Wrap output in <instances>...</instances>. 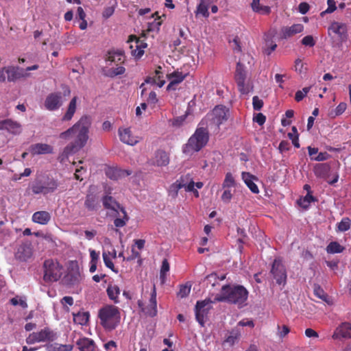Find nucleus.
Returning a JSON list of instances; mask_svg holds the SVG:
<instances>
[{
	"mask_svg": "<svg viewBox=\"0 0 351 351\" xmlns=\"http://www.w3.org/2000/svg\"><path fill=\"white\" fill-rule=\"evenodd\" d=\"M228 112L229 110L225 106H217L213 110L212 113L208 117H211V122L219 127L228 120Z\"/></svg>",
	"mask_w": 351,
	"mask_h": 351,
	"instance_id": "nucleus-13",
	"label": "nucleus"
},
{
	"mask_svg": "<svg viewBox=\"0 0 351 351\" xmlns=\"http://www.w3.org/2000/svg\"><path fill=\"white\" fill-rule=\"evenodd\" d=\"M261 14H269L271 12V8L267 5H261L255 12Z\"/></svg>",
	"mask_w": 351,
	"mask_h": 351,
	"instance_id": "nucleus-63",
	"label": "nucleus"
},
{
	"mask_svg": "<svg viewBox=\"0 0 351 351\" xmlns=\"http://www.w3.org/2000/svg\"><path fill=\"white\" fill-rule=\"evenodd\" d=\"M208 140L209 132L207 128L199 126L187 143L183 145L182 152L186 156H192L204 147Z\"/></svg>",
	"mask_w": 351,
	"mask_h": 351,
	"instance_id": "nucleus-3",
	"label": "nucleus"
},
{
	"mask_svg": "<svg viewBox=\"0 0 351 351\" xmlns=\"http://www.w3.org/2000/svg\"><path fill=\"white\" fill-rule=\"evenodd\" d=\"M10 302L13 306H21L23 308H27V304L26 302L25 298H20L19 296H16L14 298H12Z\"/></svg>",
	"mask_w": 351,
	"mask_h": 351,
	"instance_id": "nucleus-48",
	"label": "nucleus"
},
{
	"mask_svg": "<svg viewBox=\"0 0 351 351\" xmlns=\"http://www.w3.org/2000/svg\"><path fill=\"white\" fill-rule=\"evenodd\" d=\"M56 338V334L49 328H45L38 332L30 333L26 338V343L29 345L36 343L50 342Z\"/></svg>",
	"mask_w": 351,
	"mask_h": 351,
	"instance_id": "nucleus-9",
	"label": "nucleus"
},
{
	"mask_svg": "<svg viewBox=\"0 0 351 351\" xmlns=\"http://www.w3.org/2000/svg\"><path fill=\"white\" fill-rule=\"evenodd\" d=\"M347 108V104L345 102H341L335 109L330 112V115L332 117H335L342 114Z\"/></svg>",
	"mask_w": 351,
	"mask_h": 351,
	"instance_id": "nucleus-49",
	"label": "nucleus"
},
{
	"mask_svg": "<svg viewBox=\"0 0 351 351\" xmlns=\"http://www.w3.org/2000/svg\"><path fill=\"white\" fill-rule=\"evenodd\" d=\"M81 279L80 274L79 271L69 272L65 277V280L70 285H75L77 284Z\"/></svg>",
	"mask_w": 351,
	"mask_h": 351,
	"instance_id": "nucleus-38",
	"label": "nucleus"
},
{
	"mask_svg": "<svg viewBox=\"0 0 351 351\" xmlns=\"http://www.w3.org/2000/svg\"><path fill=\"white\" fill-rule=\"evenodd\" d=\"M236 185V182L234 177L232 173L228 172L226 174L225 179L223 180L222 187L223 189H228L231 187H234Z\"/></svg>",
	"mask_w": 351,
	"mask_h": 351,
	"instance_id": "nucleus-45",
	"label": "nucleus"
},
{
	"mask_svg": "<svg viewBox=\"0 0 351 351\" xmlns=\"http://www.w3.org/2000/svg\"><path fill=\"white\" fill-rule=\"evenodd\" d=\"M73 320L77 324L86 325L89 321V313L88 312H82L74 314Z\"/></svg>",
	"mask_w": 351,
	"mask_h": 351,
	"instance_id": "nucleus-37",
	"label": "nucleus"
},
{
	"mask_svg": "<svg viewBox=\"0 0 351 351\" xmlns=\"http://www.w3.org/2000/svg\"><path fill=\"white\" fill-rule=\"evenodd\" d=\"M128 42L135 43V49L132 50V56L141 58L143 55L144 49L147 47V44L135 35H130Z\"/></svg>",
	"mask_w": 351,
	"mask_h": 351,
	"instance_id": "nucleus-17",
	"label": "nucleus"
},
{
	"mask_svg": "<svg viewBox=\"0 0 351 351\" xmlns=\"http://www.w3.org/2000/svg\"><path fill=\"white\" fill-rule=\"evenodd\" d=\"M51 219V214L45 210L35 212L32 217V220L36 223L47 225Z\"/></svg>",
	"mask_w": 351,
	"mask_h": 351,
	"instance_id": "nucleus-25",
	"label": "nucleus"
},
{
	"mask_svg": "<svg viewBox=\"0 0 351 351\" xmlns=\"http://www.w3.org/2000/svg\"><path fill=\"white\" fill-rule=\"evenodd\" d=\"M232 197V195L230 190H225L221 195V200L226 204H228Z\"/></svg>",
	"mask_w": 351,
	"mask_h": 351,
	"instance_id": "nucleus-60",
	"label": "nucleus"
},
{
	"mask_svg": "<svg viewBox=\"0 0 351 351\" xmlns=\"http://www.w3.org/2000/svg\"><path fill=\"white\" fill-rule=\"evenodd\" d=\"M213 2V0H200L195 11L196 16L202 15L205 18L209 16L208 8L210 5Z\"/></svg>",
	"mask_w": 351,
	"mask_h": 351,
	"instance_id": "nucleus-30",
	"label": "nucleus"
},
{
	"mask_svg": "<svg viewBox=\"0 0 351 351\" xmlns=\"http://www.w3.org/2000/svg\"><path fill=\"white\" fill-rule=\"evenodd\" d=\"M101 201L106 209L112 210L117 213L118 210H121V208H123L114 197L109 195H104Z\"/></svg>",
	"mask_w": 351,
	"mask_h": 351,
	"instance_id": "nucleus-27",
	"label": "nucleus"
},
{
	"mask_svg": "<svg viewBox=\"0 0 351 351\" xmlns=\"http://www.w3.org/2000/svg\"><path fill=\"white\" fill-rule=\"evenodd\" d=\"M119 136L121 141L128 145H134L138 142L137 138L132 136L130 128H119Z\"/></svg>",
	"mask_w": 351,
	"mask_h": 351,
	"instance_id": "nucleus-21",
	"label": "nucleus"
},
{
	"mask_svg": "<svg viewBox=\"0 0 351 351\" xmlns=\"http://www.w3.org/2000/svg\"><path fill=\"white\" fill-rule=\"evenodd\" d=\"M102 256H103V259H104V262L105 265L108 268H109L111 270H112L113 271H116L115 269H114V263H112L110 256L106 252H104Z\"/></svg>",
	"mask_w": 351,
	"mask_h": 351,
	"instance_id": "nucleus-57",
	"label": "nucleus"
},
{
	"mask_svg": "<svg viewBox=\"0 0 351 351\" xmlns=\"http://www.w3.org/2000/svg\"><path fill=\"white\" fill-rule=\"evenodd\" d=\"M77 99V97L75 96L70 101L69 106L67 107L66 112L62 118V121H68L71 120L76 111Z\"/></svg>",
	"mask_w": 351,
	"mask_h": 351,
	"instance_id": "nucleus-32",
	"label": "nucleus"
},
{
	"mask_svg": "<svg viewBox=\"0 0 351 351\" xmlns=\"http://www.w3.org/2000/svg\"><path fill=\"white\" fill-rule=\"evenodd\" d=\"M328 31L338 35L341 40L347 37V26L345 23L333 22L328 28Z\"/></svg>",
	"mask_w": 351,
	"mask_h": 351,
	"instance_id": "nucleus-24",
	"label": "nucleus"
},
{
	"mask_svg": "<svg viewBox=\"0 0 351 351\" xmlns=\"http://www.w3.org/2000/svg\"><path fill=\"white\" fill-rule=\"evenodd\" d=\"M76 343L80 351H94L96 348L95 341L87 337L79 339Z\"/></svg>",
	"mask_w": 351,
	"mask_h": 351,
	"instance_id": "nucleus-28",
	"label": "nucleus"
},
{
	"mask_svg": "<svg viewBox=\"0 0 351 351\" xmlns=\"http://www.w3.org/2000/svg\"><path fill=\"white\" fill-rule=\"evenodd\" d=\"M330 155L327 152H319L315 156V158H313V160L315 161H324L328 159Z\"/></svg>",
	"mask_w": 351,
	"mask_h": 351,
	"instance_id": "nucleus-62",
	"label": "nucleus"
},
{
	"mask_svg": "<svg viewBox=\"0 0 351 351\" xmlns=\"http://www.w3.org/2000/svg\"><path fill=\"white\" fill-rule=\"evenodd\" d=\"M161 66H158V68L155 71V77L156 78V85L158 87H162L165 83V81L163 79V73L160 71Z\"/></svg>",
	"mask_w": 351,
	"mask_h": 351,
	"instance_id": "nucleus-53",
	"label": "nucleus"
},
{
	"mask_svg": "<svg viewBox=\"0 0 351 351\" xmlns=\"http://www.w3.org/2000/svg\"><path fill=\"white\" fill-rule=\"evenodd\" d=\"M186 76V74H183L182 72H180L178 71H174V72L167 75L169 80H173L178 85L185 79Z\"/></svg>",
	"mask_w": 351,
	"mask_h": 351,
	"instance_id": "nucleus-42",
	"label": "nucleus"
},
{
	"mask_svg": "<svg viewBox=\"0 0 351 351\" xmlns=\"http://www.w3.org/2000/svg\"><path fill=\"white\" fill-rule=\"evenodd\" d=\"M169 163V156L164 150L158 149L154 154L153 165L157 167H165Z\"/></svg>",
	"mask_w": 351,
	"mask_h": 351,
	"instance_id": "nucleus-23",
	"label": "nucleus"
},
{
	"mask_svg": "<svg viewBox=\"0 0 351 351\" xmlns=\"http://www.w3.org/2000/svg\"><path fill=\"white\" fill-rule=\"evenodd\" d=\"M327 4H328V8L325 11H323L321 13L322 16H323L326 13H332L334 11H335L337 9L336 2L335 0H328Z\"/></svg>",
	"mask_w": 351,
	"mask_h": 351,
	"instance_id": "nucleus-55",
	"label": "nucleus"
},
{
	"mask_svg": "<svg viewBox=\"0 0 351 351\" xmlns=\"http://www.w3.org/2000/svg\"><path fill=\"white\" fill-rule=\"evenodd\" d=\"M32 255V248L30 245H20L15 252L16 259L20 261H27Z\"/></svg>",
	"mask_w": 351,
	"mask_h": 351,
	"instance_id": "nucleus-20",
	"label": "nucleus"
},
{
	"mask_svg": "<svg viewBox=\"0 0 351 351\" xmlns=\"http://www.w3.org/2000/svg\"><path fill=\"white\" fill-rule=\"evenodd\" d=\"M63 266L56 259L49 258L43 263V280L45 282H57L63 274Z\"/></svg>",
	"mask_w": 351,
	"mask_h": 351,
	"instance_id": "nucleus-6",
	"label": "nucleus"
},
{
	"mask_svg": "<svg viewBox=\"0 0 351 351\" xmlns=\"http://www.w3.org/2000/svg\"><path fill=\"white\" fill-rule=\"evenodd\" d=\"M59 183L57 180L49 175L37 176L30 185L32 192L34 195L43 194L44 195L54 193Z\"/></svg>",
	"mask_w": 351,
	"mask_h": 351,
	"instance_id": "nucleus-5",
	"label": "nucleus"
},
{
	"mask_svg": "<svg viewBox=\"0 0 351 351\" xmlns=\"http://www.w3.org/2000/svg\"><path fill=\"white\" fill-rule=\"evenodd\" d=\"M290 149V143L288 141H282L278 146L279 151L282 153L289 151Z\"/></svg>",
	"mask_w": 351,
	"mask_h": 351,
	"instance_id": "nucleus-61",
	"label": "nucleus"
},
{
	"mask_svg": "<svg viewBox=\"0 0 351 351\" xmlns=\"http://www.w3.org/2000/svg\"><path fill=\"white\" fill-rule=\"evenodd\" d=\"M90 124V118L88 116H83L73 127L60 134V137L64 139L71 136H76L74 142L71 143L64 148V152L66 154L75 153L84 147L88 138V133Z\"/></svg>",
	"mask_w": 351,
	"mask_h": 351,
	"instance_id": "nucleus-1",
	"label": "nucleus"
},
{
	"mask_svg": "<svg viewBox=\"0 0 351 351\" xmlns=\"http://www.w3.org/2000/svg\"><path fill=\"white\" fill-rule=\"evenodd\" d=\"M332 337L333 339L351 338V324L348 322L341 323L335 329Z\"/></svg>",
	"mask_w": 351,
	"mask_h": 351,
	"instance_id": "nucleus-16",
	"label": "nucleus"
},
{
	"mask_svg": "<svg viewBox=\"0 0 351 351\" xmlns=\"http://www.w3.org/2000/svg\"><path fill=\"white\" fill-rule=\"evenodd\" d=\"M121 211L123 214V218H117L114 220V224L117 228H122L125 226L129 220V217L128 216L125 208H121Z\"/></svg>",
	"mask_w": 351,
	"mask_h": 351,
	"instance_id": "nucleus-43",
	"label": "nucleus"
},
{
	"mask_svg": "<svg viewBox=\"0 0 351 351\" xmlns=\"http://www.w3.org/2000/svg\"><path fill=\"white\" fill-rule=\"evenodd\" d=\"M301 43L304 46L312 47L315 46V40H314L313 36L308 35V36H304L302 39Z\"/></svg>",
	"mask_w": 351,
	"mask_h": 351,
	"instance_id": "nucleus-54",
	"label": "nucleus"
},
{
	"mask_svg": "<svg viewBox=\"0 0 351 351\" xmlns=\"http://www.w3.org/2000/svg\"><path fill=\"white\" fill-rule=\"evenodd\" d=\"M214 302H215V300L213 301L210 298L197 302L195 308V319L201 326H204L208 314L212 308L211 304Z\"/></svg>",
	"mask_w": 351,
	"mask_h": 351,
	"instance_id": "nucleus-8",
	"label": "nucleus"
},
{
	"mask_svg": "<svg viewBox=\"0 0 351 351\" xmlns=\"http://www.w3.org/2000/svg\"><path fill=\"white\" fill-rule=\"evenodd\" d=\"M5 71L7 75V81L9 82H14L20 79H25L31 76L29 73H27L24 69L19 66H5Z\"/></svg>",
	"mask_w": 351,
	"mask_h": 351,
	"instance_id": "nucleus-11",
	"label": "nucleus"
},
{
	"mask_svg": "<svg viewBox=\"0 0 351 351\" xmlns=\"http://www.w3.org/2000/svg\"><path fill=\"white\" fill-rule=\"evenodd\" d=\"M191 289V285L185 284V285H181L180 287V289L178 293V295L181 298L186 297L190 293Z\"/></svg>",
	"mask_w": 351,
	"mask_h": 351,
	"instance_id": "nucleus-50",
	"label": "nucleus"
},
{
	"mask_svg": "<svg viewBox=\"0 0 351 351\" xmlns=\"http://www.w3.org/2000/svg\"><path fill=\"white\" fill-rule=\"evenodd\" d=\"M241 337V330L238 327L232 328L228 331L226 335L225 339L223 341V345H227L232 347L234 344L237 343Z\"/></svg>",
	"mask_w": 351,
	"mask_h": 351,
	"instance_id": "nucleus-19",
	"label": "nucleus"
},
{
	"mask_svg": "<svg viewBox=\"0 0 351 351\" xmlns=\"http://www.w3.org/2000/svg\"><path fill=\"white\" fill-rule=\"evenodd\" d=\"M98 316L101 326L108 330L115 329L121 321L119 309L114 305H106L100 308Z\"/></svg>",
	"mask_w": 351,
	"mask_h": 351,
	"instance_id": "nucleus-4",
	"label": "nucleus"
},
{
	"mask_svg": "<svg viewBox=\"0 0 351 351\" xmlns=\"http://www.w3.org/2000/svg\"><path fill=\"white\" fill-rule=\"evenodd\" d=\"M304 30V26L302 24H293V25L288 27H282L280 32V38L287 40L294 35L301 33Z\"/></svg>",
	"mask_w": 351,
	"mask_h": 351,
	"instance_id": "nucleus-14",
	"label": "nucleus"
},
{
	"mask_svg": "<svg viewBox=\"0 0 351 351\" xmlns=\"http://www.w3.org/2000/svg\"><path fill=\"white\" fill-rule=\"evenodd\" d=\"M169 263L167 259H164L162 263V266L160 271V278L162 282H165L166 274L169 271Z\"/></svg>",
	"mask_w": 351,
	"mask_h": 351,
	"instance_id": "nucleus-46",
	"label": "nucleus"
},
{
	"mask_svg": "<svg viewBox=\"0 0 351 351\" xmlns=\"http://www.w3.org/2000/svg\"><path fill=\"white\" fill-rule=\"evenodd\" d=\"M330 166L328 163L317 164L314 167L315 175L317 178H326L330 172Z\"/></svg>",
	"mask_w": 351,
	"mask_h": 351,
	"instance_id": "nucleus-31",
	"label": "nucleus"
},
{
	"mask_svg": "<svg viewBox=\"0 0 351 351\" xmlns=\"http://www.w3.org/2000/svg\"><path fill=\"white\" fill-rule=\"evenodd\" d=\"M345 247L341 245L337 241L330 242L326 247V252L328 254L341 253L344 250Z\"/></svg>",
	"mask_w": 351,
	"mask_h": 351,
	"instance_id": "nucleus-39",
	"label": "nucleus"
},
{
	"mask_svg": "<svg viewBox=\"0 0 351 351\" xmlns=\"http://www.w3.org/2000/svg\"><path fill=\"white\" fill-rule=\"evenodd\" d=\"M314 294L319 298L324 301H326L328 295L324 292V289L318 285H314L313 288Z\"/></svg>",
	"mask_w": 351,
	"mask_h": 351,
	"instance_id": "nucleus-51",
	"label": "nucleus"
},
{
	"mask_svg": "<svg viewBox=\"0 0 351 351\" xmlns=\"http://www.w3.org/2000/svg\"><path fill=\"white\" fill-rule=\"evenodd\" d=\"M311 86L304 87L301 90H298L295 95V99L296 101L299 102L302 101L310 91Z\"/></svg>",
	"mask_w": 351,
	"mask_h": 351,
	"instance_id": "nucleus-52",
	"label": "nucleus"
},
{
	"mask_svg": "<svg viewBox=\"0 0 351 351\" xmlns=\"http://www.w3.org/2000/svg\"><path fill=\"white\" fill-rule=\"evenodd\" d=\"M277 328L278 330V335L280 338L285 337L290 332V329L287 325H283L282 327L278 325Z\"/></svg>",
	"mask_w": 351,
	"mask_h": 351,
	"instance_id": "nucleus-59",
	"label": "nucleus"
},
{
	"mask_svg": "<svg viewBox=\"0 0 351 351\" xmlns=\"http://www.w3.org/2000/svg\"><path fill=\"white\" fill-rule=\"evenodd\" d=\"M248 297L247 290L242 285H223L220 293L215 297V302H226L242 307Z\"/></svg>",
	"mask_w": 351,
	"mask_h": 351,
	"instance_id": "nucleus-2",
	"label": "nucleus"
},
{
	"mask_svg": "<svg viewBox=\"0 0 351 351\" xmlns=\"http://www.w3.org/2000/svg\"><path fill=\"white\" fill-rule=\"evenodd\" d=\"M252 105L254 110H260L263 106V101L258 96H254L252 98Z\"/></svg>",
	"mask_w": 351,
	"mask_h": 351,
	"instance_id": "nucleus-58",
	"label": "nucleus"
},
{
	"mask_svg": "<svg viewBox=\"0 0 351 351\" xmlns=\"http://www.w3.org/2000/svg\"><path fill=\"white\" fill-rule=\"evenodd\" d=\"M271 273L273 274L276 283L278 285H285L287 280V272L282 261L276 258L272 264Z\"/></svg>",
	"mask_w": 351,
	"mask_h": 351,
	"instance_id": "nucleus-12",
	"label": "nucleus"
},
{
	"mask_svg": "<svg viewBox=\"0 0 351 351\" xmlns=\"http://www.w3.org/2000/svg\"><path fill=\"white\" fill-rule=\"evenodd\" d=\"M162 24V21L160 16H158L156 19H154L152 23H148L147 31L148 32H154V31H159L160 27Z\"/></svg>",
	"mask_w": 351,
	"mask_h": 351,
	"instance_id": "nucleus-47",
	"label": "nucleus"
},
{
	"mask_svg": "<svg viewBox=\"0 0 351 351\" xmlns=\"http://www.w3.org/2000/svg\"><path fill=\"white\" fill-rule=\"evenodd\" d=\"M106 292L108 298L115 304L119 302V295L120 294V289L117 285H109L106 289Z\"/></svg>",
	"mask_w": 351,
	"mask_h": 351,
	"instance_id": "nucleus-35",
	"label": "nucleus"
},
{
	"mask_svg": "<svg viewBox=\"0 0 351 351\" xmlns=\"http://www.w3.org/2000/svg\"><path fill=\"white\" fill-rule=\"evenodd\" d=\"M131 173V171L123 170L116 167H108L106 170V176L108 178L114 180H117L119 178L130 176Z\"/></svg>",
	"mask_w": 351,
	"mask_h": 351,
	"instance_id": "nucleus-22",
	"label": "nucleus"
},
{
	"mask_svg": "<svg viewBox=\"0 0 351 351\" xmlns=\"http://www.w3.org/2000/svg\"><path fill=\"white\" fill-rule=\"evenodd\" d=\"M84 206L88 211H97L100 208L99 196L96 193L88 192L86 196Z\"/></svg>",
	"mask_w": 351,
	"mask_h": 351,
	"instance_id": "nucleus-18",
	"label": "nucleus"
},
{
	"mask_svg": "<svg viewBox=\"0 0 351 351\" xmlns=\"http://www.w3.org/2000/svg\"><path fill=\"white\" fill-rule=\"evenodd\" d=\"M70 94L71 90L66 86L63 87V93L53 92L49 93L45 100V108L49 111L58 110L64 103V97L69 96Z\"/></svg>",
	"mask_w": 351,
	"mask_h": 351,
	"instance_id": "nucleus-7",
	"label": "nucleus"
},
{
	"mask_svg": "<svg viewBox=\"0 0 351 351\" xmlns=\"http://www.w3.org/2000/svg\"><path fill=\"white\" fill-rule=\"evenodd\" d=\"M106 60L110 62L122 64L125 61L124 53L123 51H110Z\"/></svg>",
	"mask_w": 351,
	"mask_h": 351,
	"instance_id": "nucleus-33",
	"label": "nucleus"
},
{
	"mask_svg": "<svg viewBox=\"0 0 351 351\" xmlns=\"http://www.w3.org/2000/svg\"><path fill=\"white\" fill-rule=\"evenodd\" d=\"M351 220L349 217H343L339 223L337 224V232H346L350 228Z\"/></svg>",
	"mask_w": 351,
	"mask_h": 351,
	"instance_id": "nucleus-40",
	"label": "nucleus"
},
{
	"mask_svg": "<svg viewBox=\"0 0 351 351\" xmlns=\"http://www.w3.org/2000/svg\"><path fill=\"white\" fill-rule=\"evenodd\" d=\"M241 176L243 180L244 181L245 184L247 186V187L250 189V190L253 193H258V187L254 182V180H256V177L248 172H243Z\"/></svg>",
	"mask_w": 351,
	"mask_h": 351,
	"instance_id": "nucleus-29",
	"label": "nucleus"
},
{
	"mask_svg": "<svg viewBox=\"0 0 351 351\" xmlns=\"http://www.w3.org/2000/svg\"><path fill=\"white\" fill-rule=\"evenodd\" d=\"M145 313L150 317H155L157 315L156 290L155 285L153 287L149 304L146 308Z\"/></svg>",
	"mask_w": 351,
	"mask_h": 351,
	"instance_id": "nucleus-26",
	"label": "nucleus"
},
{
	"mask_svg": "<svg viewBox=\"0 0 351 351\" xmlns=\"http://www.w3.org/2000/svg\"><path fill=\"white\" fill-rule=\"evenodd\" d=\"M73 348V346L71 344H59L58 343V347L56 351H71Z\"/></svg>",
	"mask_w": 351,
	"mask_h": 351,
	"instance_id": "nucleus-64",
	"label": "nucleus"
},
{
	"mask_svg": "<svg viewBox=\"0 0 351 351\" xmlns=\"http://www.w3.org/2000/svg\"><path fill=\"white\" fill-rule=\"evenodd\" d=\"M185 186V183L182 178L180 180H176L173 182L169 189V195L172 198H176L178 195V191Z\"/></svg>",
	"mask_w": 351,
	"mask_h": 351,
	"instance_id": "nucleus-34",
	"label": "nucleus"
},
{
	"mask_svg": "<svg viewBox=\"0 0 351 351\" xmlns=\"http://www.w3.org/2000/svg\"><path fill=\"white\" fill-rule=\"evenodd\" d=\"M29 152L32 156L49 154L53 153V148L47 143H38L32 144L29 147Z\"/></svg>",
	"mask_w": 351,
	"mask_h": 351,
	"instance_id": "nucleus-15",
	"label": "nucleus"
},
{
	"mask_svg": "<svg viewBox=\"0 0 351 351\" xmlns=\"http://www.w3.org/2000/svg\"><path fill=\"white\" fill-rule=\"evenodd\" d=\"M315 198L311 194V193L308 192L302 199H300L298 201V204L300 206L306 208L312 202H315Z\"/></svg>",
	"mask_w": 351,
	"mask_h": 351,
	"instance_id": "nucleus-44",
	"label": "nucleus"
},
{
	"mask_svg": "<svg viewBox=\"0 0 351 351\" xmlns=\"http://www.w3.org/2000/svg\"><path fill=\"white\" fill-rule=\"evenodd\" d=\"M246 75L243 65L240 62H237L234 78L236 82L240 80H245Z\"/></svg>",
	"mask_w": 351,
	"mask_h": 351,
	"instance_id": "nucleus-41",
	"label": "nucleus"
},
{
	"mask_svg": "<svg viewBox=\"0 0 351 351\" xmlns=\"http://www.w3.org/2000/svg\"><path fill=\"white\" fill-rule=\"evenodd\" d=\"M245 80H240V81H237V86H238V89H239V91L241 93V94H247L250 91L249 90V87L247 84H245Z\"/></svg>",
	"mask_w": 351,
	"mask_h": 351,
	"instance_id": "nucleus-56",
	"label": "nucleus"
},
{
	"mask_svg": "<svg viewBox=\"0 0 351 351\" xmlns=\"http://www.w3.org/2000/svg\"><path fill=\"white\" fill-rule=\"evenodd\" d=\"M0 130L12 136H19L23 132V125L16 120L5 119L0 121Z\"/></svg>",
	"mask_w": 351,
	"mask_h": 351,
	"instance_id": "nucleus-10",
	"label": "nucleus"
},
{
	"mask_svg": "<svg viewBox=\"0 0 351 351\" xmlns=\"http://www.w3.org/2000/svg\"><path fill=\"white\" fill-rule=\"evenodd\" d=\"M125 72V69L123 66L119 65V64H117L116 67H110L109 68L106 73V75L110 77H114L117 75H120L123 74Z\"/></svg>",
	"mask_w": 351,
	"mask_h": 351,
	"instance_id": "nucleus-36",
	"label": "nucleus"
}]
</instances>
